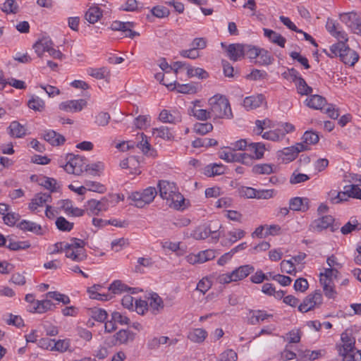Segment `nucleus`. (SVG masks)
<instances>
[{
    "label": "nucleus",
    "mask_w": 361,
    "mask_h": 361,
    "mask_svg": "<svg viewBox=\"0 0 361 361\" xmlns=\"http://www.w3.org/2000/svg\"><path fill=\"white\" fill-rule=\"evenodd\" d=\"M305 102L308 107L321 111H322L327 104L326 99L319 94L311 95L306 99Z\"/></svg>",
    "instance_id": "a211bd4d"
},
{
    "label": "nucleus",
    "mask_w": 361,
    "mask_h": 361,
    "mask_svg": "<svg viewBox=\"0 0 361 361\" xmlns=\"http://www.w3.org/2000/svg\"><path fill=\"white\" fill-rule=\"evenodd\" d=\"M150 118L148 116H139L134 121L135 127L138 129H144L149 125Z\"/></svg>",
    "instance_id": "bf43d9fd"
},
{
    "label": "nucleus",
    "mask_w": 361,
    "mask_h": 361,
    "mask_svg": "<svg viewBox=\"0 0 361 361\" xmlns=\"http://www.w3.org/2000/svg\"><path fill=\"white\" fill-rule=\"evenodd\" d=\"M245 231L242 229H233L228 232V241L233 244L237 240L242 239L245 235Z\"/></svg>",
    "instance_id": "3c124183"
},
{
    "label": "nucleus",
    "mask_w": 361,
    "mask_h": 361,
    "mask_svg": "<svg viewBox=\"0 0 361 361\" xmlns=\"http://www.w3.org/2000/svg\"><path fill=\"white\" fill-rule=\"evenodd\" d=\"M1 9L7 13H16L18 11V5L14 0H6Z\"/></svg>",
    "instance_id": "69168bd1"
},
{
    "label": "nucleus",
    "mask_w": 361,
    "mask_h": 361,
    "mask_svg": "<svg viewBox=\"0 0 361 361\" xmlns=\"http://www.w3.org/2000/svg\"><path fill=\"white\" fill-rule=\"evenodd\" d=\"M104 166L102 162H97L91 164L86 163L85 171H89L90 174L95 176L99 175L104 170Z\"/></svg>",
    "instance_id": "603ef678"
},
{
    "label": "nucleus",
    "mask_w": 361,
    "mask_h": 361,
    "mask_svg": "<svg viewBox=\"0 0 361 361\" xmlns=\"http://www.w3.org/2000/svg\"><path fill=\"white\" fill-rule=\"evenodd\" d=\"M152 134L156 137H160L166 140H171L173 137L169 129L165 126H161L159 128H153Z\"/></svg>",
    "instance_id": "4c0bfd02"
},
{
    "label": "nucleus",
    "mask_w": 361,
    "mask_h": 361,
    "mask_svg": "<svg viewBox=\"0 0 361 361\" xmlns=\"http://www.w3.org/2000/svg\"><path fill=\"white\" fill-rule=\"evenodd\" d=\"M192 115L198 120L207 121L212 117L211 111L201 109H192Z\"/></svg>",
    "instance_id": "864d4df0"
},
{
    "label": "nucleus",
    "mask_w": 361,
    "mask_h": 361,
    "mask_svg": "<svg viewBox=\"0 0 361 361\" xmlns=\"http://www.w3.org/2000/svg\"><path fill=\"white\" fill-rule=\"evenodd\" d=\"M252 171L255 174H271L273 173V165L269 164H256L252 167Z\"/></svg>",
    "instance_id": "79ce46f5"
},
{
    "label": "nucleus",
    "mask_w": 361,
    "mask_h": 361,
    "mask_svg": "<svg viewBox=\"0 0 361 361\" xmlns=\"http://www.w3.org/2000/svg\"><path fill=\"white\" fill-rule=\"evenodd\" d=\"M341 196L361 200V189L357 185H350L345 186L343 192H337L336 190H333L329 193L330 201L333 204H338L346 201V199H342Z\"/></svg>",
    "instance_id": "423d86ee"
},
{
    "label": "nucleus",
    "mask_w": 361,
    "mask_h": 361,
    "mask_svg": "<svg viewBox=\"0 0 361 361\" xmlns=\"http://www.w3.org/2000/svg\"><path fill=\"white\" fill-rule=\"evenodd\" d=\"M264 100L262 94L247 97L243 100V106L247 110L256 109L262 105Z\"/></svg>",
    "instance_id": "5701e85b"
},
{
    "label": "nucleus",
    "mask_w": 361,
    "mask_h": 361,
    "mask_svg": "<svg viewBox=\"0 0 361 361\" xmlns=\"http://www.w3.org/2000/svg\"><path fill=\"white\" fill-rule=\"evenodd\" d=\"M334 218L331 215H326L314 220L310 225L309 230L312 232H322L323 230L330 228L331 232L338 230V227L334 225Z\"/></svg>",
    "instance_id": "0eeeda50"
},
{
    "label": "nucleus",
    "mask_w": 361,
    "mask_h": 361,
    "mask_svg": "<svg viewBox=\"0 0 361 361\" xmlns=\"http://www.w3.org/2000/svg\"><path fill=\"white\" fill-rule=\"evenodd\" d=\"M85 160L82 157L71 154L68 161L63 168L68 173L79 176L85 171Z\"/></svg>",
    "instance_id": "1a4fd4ad"
},
{
    "label": "nucleus",
    "mask_w": 361,
    "mask_h": 361,
    "mask_svg": "<svg viewBox=\"0 0 361 361\" xmlns=\"http://www.w3.org/2000/svg\"><path fill=\"white\" fill-rule=\"evenodd\" d=\"M249 149L251 152H253L255 155L256 159H261L265 151V146L261 142L251 143L249 145Z\"/></svg>",
    "instance_id": "49530a36"
},
{
    "label": "nucleus",
    "mask_w": 361,
    "mask_h": 361,
    "mask_svg": "<svg viewBox=\"0 0 361 361\" xmlns=\"http://www.w3.org/2000/svg\"><path fill=\"white\" fill-rule=\"evenodd\" d=\"M307 150V145L302 143H297L295 146L284 148L281 152V154L285 156L283 159L288 161L294 160L299 152Z\"/></svg>",
    "instance_id": "4468645a"
},
{
    "label": "nucleus",
    "mask_w": 361,
    "mask_h": 361,
    "mask_svg": "<svg viewBox=\"0 0 361 361\" xmlns=\"http://www.w3.org/2000/svg\"><path fill=\"white\" fill-rule=\"evenodd\" d=\"M258 51V60L256 63L262 66H268L273 63L274 57L267 50L260 48Z\"/></svg>",
    "instance_id": "72a5a7b5"
},
{
    "label": "nucleus",
    "mask_w": 361,
    "mask_h": 361,
    "mask_svg": "<svg viewBox=\"0 0 361 361\" xmlns=\"http://www.w3.org/2000/svg\"><path fill=\"white\" fill-rule=\"evenodd\" d=\"M18 227L24 231H30L37 235L43 234L42 226L32 221L23 220L18 225Z\"/></svg>",
    "instance_id": "bb28decb"
},
{
    "label": "nucleus",
    "mask_w": 361,
    "mask_h": 361,
    "mask_svg": "<svg viewBox=\"0 0 361 361\" xmlns=\"http://www.w3.org/2000/svg\"><path fill=\"white\" fill-rule=\"evenodd\" d=\"M237 360V353L231 350L228 349L223 352L220 356L219 361H236Z\"/></svg>",
    "instance_id": "0e129e2a"
},
{
    "label": "nucleus",
    "mask_w": 361,
    "mask_h": 361,
    "mask_svg": "<svg viewBox=\"0 0 361 361\" xmlns=\"http://www.w3.org/2000/svg\"><path fill=\"white\" fill-rule=\"evenodd\" d=\"M44 102L38 97H32L27 103L29 108L39 111H42L44 109Z\"/></svg>",
    "instance_id": "8fccbe9b"
},
{
    "label": "nucleus",
    "mask_w": 361,
    "mask_h": 361,
    "mask_svg": "<svg viewBox=\"0 0 361 361\" xmlns=\"http://www.w3.org/2000/svg\"><path fill=\"white\" fill-rule=\"evenodd\" d=\"M257 190L243 186L239 189L240 196L246 198H256Z\"/></svg>",
    "instance_id": "e2e57ef3"
},
{
    "label": "nucleus",
    "mask_w": 361,
    "mask_h": 361,
    "mask_svg": "<svg viewBox=\"0 0 361 361\" xmlns=\"http://www.w3.org/2000/svg\"><path fill=\"white\" fill-rule=\"evenodd\" d=\"M319 281L326 297L329 298H334L336 295V291L334 289L333 277L325 272L321 273L319 275Z\"/></svg>",
    "instance_id": "9b49d317"
},
{
    "label": "nucleus",
    "mask_w": 361,
    "mask_h": 361,
    "mask_svg": "<svg viewBox=\"0 0 361 361\" xmlns=\"http://www.w3.org/2000/svg\"><path fill=\"white\" fill-rule=\"evenodd\" d=\"M159 196L166 202L171 208L177 210L185 208V198L179 192L178 187L173 182L166 180H159L157 183Z\"/></svg>",
    "instance_id": "f257e3e1"
},
{
    "label": "nucleus",
    "mask_w": 361,
    "mask_h": 361,
    "mask_svg": "<svg viewBox=\"0 0 361 361\" xmlns=\"http://www.w3.org/2000/svg\"><path fill=\"white\" fill-rule=\"evenodd\" d=\"M341 341L343 345L338 346V354H345L347 353H353L355 349V339L352 335L347 331L341 334Z\"/></svg>",
    "instance_id": "f8f14e48"
},
{
    "label": "nucleus",
    "mask_w": 361,
    "mask_h": 361,
    "mask_svg": "<svg viewBox=\"0 0 361 361\" xmlns=\"http://www.w3.org/2000/svg\"><path fill=\"white\" fill-rule=\"evenodd\" d=\"M259 47L252 46L250 44H245V56H247L250 59H257Z\"/></svg>",
    "instance_id": "052dcab7"
},
{
    "label": "nucleus",
    "mask_w": 361,
    "mask_h": 361,
    "mask_svg": "<svg viewBox=\"0 0 361 361\" xmlns=\"http://www.w3.org/2000/svg\"><path fill=\"white\" fill-rule=\"evenodd\" d=\"M51 45H54V44L51 39L49 37H42L33 45V48L37 56L42 57L44 52H48Z\"/></svg>",
    "instance_id": "4be33fe9"
},
{
    "label": "nucleus",
    "mask_w": 361,
    "mask_h": 361,
    "mask_svg": "<svg viewBox=\"0 0 361 361\" xmlns=\"http://www.w3.org/2000/svg\"><path fill=\"white\" fill-rule=\"evenodd\" d=\"M135 334L128 329H121L114 335V345L127 344L134 341Z\"/></svg>",
    "instance_id": "dca6fc26"
},
{
    "label": "nucleus",
    "mask_w": 361,
    "mask_h": 361,
    "mask_svg": "<svg viewBox=\"0 0 361 361\" xmlns=\"http://www.w3.org/2000/svg\"><path fill=\"white\" fill-rule=\"evenodd\" d=\"M209 235H212V238L215 240L219 239V235L217 233V231H212L210 226H200L197 227L191 234L195 240L206 239Z\"/></svg>",
    "instance_id": "ddd939ff"
},
{
    "label": "nucleus",
    "mask_w": 361,
    "mask_h": 361,
    "mask_svg": "<svg viewBox=\"0 0 361 361\" xmlns=\"http://www.w3.org/2000/svg\"><path fill=\"white\" fill-rule=\"evenodd\" d=\"M35 306L30 310V312H37V313H44L47 311L51 310L53 303L49 300H36L35 302Z\"/></svg>",
    "instance_id": "473e14b6"
},
{
    "label": "nucleus",
    "mask_w": 361,
    "mask_h": 361,
    "mask_svg": "<svg viewBox=\"0 0 361 361\" xmlns=\"http://www.w3.org/2000/svg\"><path fill=\"white\" fill-rule=\"evenodd\" d=\"M102 16V12L98 6L90 7L85 13V18L90 23H97Z\"/></svg>",
    "instance_id": "7c9ffc66"
},
{
    "label": "nucleus",
    "mask_w": 361,
    "mask_h": 361,
    "mask_svg": "<svg viewBox=\"0 0 361 361\" xmlns=\"http://www.w3.org/2000/svg\"><path fill=\"white\" fill-rule=\"evenodd\" d=\"M264 34L271 42L281 47H285L286 39L281 34L267 28H264Z\"/></svg>",
    "instance_id": "a878e982"
},
{
    "label": "nucleus",
    "mask_w": 361,
    "mask_h": 361,
    "mask_svg": "<svg viewBox=\"0 0 361 361\" xmlns=\"http://www.w3.org/2000/svg\"><path fill=\"white\" fill-rule=\"evenodd\" d=\"M57 228L61 231H71L73 228V223L69 222L64 217L59 216L56 220Z\"/></svg>",
    "instance_id": "37998d69"
},
{
    "label": "nucleus",
    "mask_w": 361,
    "mask_h": 361,
    "mask_svg": "<svg viewBox=\"0 0 361 361\" xmlns=\"http://www.w3.org/2000/svg\"><path fill=\"white\" fill-rule=\"evenodd\" d=\"M69 348V341L68 340H59L56 341H53L52 350H55L59 352H65Z\"/></svg>",
    "instance_id": "680f3d73"
},
{
    "label": "nucleus",
    "mask_w": 361,
    "mask_h": 361,
    "mask_svg": "<svg viewBox=\"0 0 361 361\" xmlns=\"http://www.w3.org/2000/svg\"><path fill=\"white\" fill-rule=\"evenodd\" d=\"M254 271V268L250 265H244L238 267L232 271L233 279L235 281L242 280L247 277Z\"/></svg>",
    "instance_id": "c756f323"
},
{
    "label": "nucleus",
    "mask_w": 361,
    "mask_h": 361,
    "mask_svg": "<svg viewBox=\"0 0 361 361\" xmlns=\"http://www.w3.org/2000/svg\"><path fill=\"white\" fill-rule=\"evenodd\" d=\"M6 247L11 250H19L23 249H26L30 247V245L28 242L24 241H13L9 240L8 244Z\"/></svg>",
    "instance_id": "6e6d98bb"
},
{
    "label": "nucleus",
    "mask_w": 361,
    "mask_h": 361,
    "mask_svg": "<svg viewBox=\"0 0 361 361\" xmlns=\"http://www.w3.org/2000/svg\"><path fill=\"white\" fill-rule=\"evenodd\" d=\"M9 134L14 137H23L26 135V128L18 121H13L8 127Z\"/></svg>",
    "instance_id": "c85d7f7f"
},
{
    "label": "nucleus",
    "mask_w": 361,
    "mask_h": 361,
    "mask_svg": "<svg viewBox=\"0 0 361 361\" xmlns=\"http://www.w3.org/2000/svg\"><path fill=\"white\" fill-rule=\"evenodd\" d=\"M87 105L85 99L70 100L62 102L59 108L65 111L78 112L80 111Z\"/></svg>",
    "instance_id": "f3484780"
},
{
    "label": "nucleus",
    "mask_w": 361,
    "mask_h": 361,
    "mask_svg": "<svg viewBox=\"0 0 361 361\" xmlns=\"http://www.w3.org/2000/svg\"><path fill=\"white\" fill-rule=\"evenodd\" d=\"M298 92L302 95H308L312 92V88L310 87L305 80L302 78H298V82H295Z\"/></svg>",
    "instance_id": "c03bdc74"
},
{
    "label": "nucleus",
    "mask_w": 361,
    "mask_h": 361,
    "mask_svg": "<svg viewBox=\"0 0 361 361\" xmlns=\"http://www.w3.org/2000/svg\"><path fill=\"white\" fill-rule=\"evenodd\" d=\"M51 196L50 193H37L32 199L29 204V209L35 211L38 207H42L44 204L50 202Z\"/></svg>",
    "instance_id": "aec40b11"
},
{
    "label": "nucleus",
    "mask_w": 361,
    "mask_h": 361,
    "mask_svg": "<svg viewBox=\"0 0 361 361\" xmlns=\"http://www.w3.org/2000/svg\"><path fill=\"white\" fill-rule=\"evenodd\" d=\"M85 246L84 240L78 238L71 239V243L66 245V257L77 262L84 261L87 257Z\"/></svg>",
    "instance_id": "20e7f679"
},
{
    "label": "nucleus",
    "mask_w": 361,
    "mask_h": 361,
    "mask_svg": "<svg viewBox=\"0 0 361 361\" xmlns=\"http://www.w3.org/2000/svg\"><path fill=\"white\" fill-rule=\"evenodd\" d=\"M225 48L228 57L233 61L241 60L245 56V44L240 43L231 44L228 46L221 43Z\"/></svg>",
    "instance_id": "9d476101"
},
{
    "label": "nucleus",
    "mask_w": 361,
    "mask_h": 361,
    "mask_svg": "<svg viewBox=\"0 0 361 361\" xmlns=\"http://www.w3.org/2000/svg\"><path fill=\"white\" fill-rule=\"evenodd\" d=\"M250 313H252V316L250 317L249 320L252 324H255L259 322L260 321H264L272 317L271 314H269L263 310H252L250 312Z\"/></svg>",
    "instance_id": "a19ab883"
},
{
    "label": "nucleus",
    "mask_w": 361,
    "mask_h": 361,
    "mask_svg": "<svg viewBox=\"0 0 361 361\" xmlns=\"http://www.w3.org/2000/svg\"><path fill=\"white\" fill-rule=\"evenodd\" d=\"M225 168L222 164H209L204 167V174L207 177H212L224 173Z\"/></svg>",
    "instance_id": "2f4dec72"
},
{
    "label": "nucleus",
    "mask_w": 361,
    "mask_h": 361,
    "mask_svg": "<svg viewBox=\"0 0 361 361\" xmlns=\"http://www.w3.org/2000/svg\"><path fill=\"white\" fill-rule=\"evenodd\" d=\"M238 154L231 150H222L219 152V157L227 162H234L238 160L237 158Z\"/></svg>",
    "instance_id": "13d9d810"
},
{
    "label": "nucleus",
    "mask_w": 361,
    "mask_h": 361,
    "mask_svg": "<svg viewBox=\"0 0 361 361\" xmlns=\"http://www.w3.org/2000/svg\"><path fill=\"white\" fill-rule=\"evenodd\" d=\"M127 289V286L119 280L114 281L109 287V290L114 294L121 293L126 291Z\"/></svg>",
    "instance_id": "5fc2aeb1"
},
{
    "label": "nucleus",
    "mask_w": 361,
    "mask_h": 361,
    "mask_svg": "<svg viewBox=\"0 0 361 361\" xmlns=\"http://www.w3.org/2000/svg\"><path fill=\"white\" fill-rule=\"evenodd\" d=\"M302 140L304 142L303 144L308 147L309 145H314L317 143L319 137V135L314 132L306 131L302 136ZM308 149L309 147H307V149Z\"/></svg>",
    "instance_id": "de8ad7c7"
},
{
    "label": "nucleus",
    "mask_w": 361,
    "mask_h": 361,
    "mask_svg": "<svg viewBox=\"0 0 361 361\" xmlns=\"http://www.w3.org/2000/svg\"><path fill=\"white\" fill-rule=\"evenodd\" d=\"M198 257H200V263H204L213 259L216 257V253L214 250L209 249L200 252Z\"/></svg>",
    "instance_id": "338daca9"
},
{
    "label": "nucleus",
    "mask_w": 361,
    "mask_h": 361,
    "mask_svg": "<svg viewBox=\"0 0 361 361\" xmlns=\"http://www.w3.org/2000/svg\"><path fill=\"white\" fill-rule=\"evenodd\" d=\"M194 131L200 135H205L213 130V126L210 123H197L193 128Z\"/></svg>",
    "instance_id": "09e8293b"
},
{
    "label": "nucleus",
    "mask_w": 361,
    "mask_h": 361,
    "mask_svg": "<svg viewBox=\"0 0 361 361\" xmlns=\"http://www.w3.org/2000/svg\"><path fill=\"white\" fill-rule=\"evenodd\" d=\"M109 207V201L106 198H103L98 201L96 200H90L87 202V210L93 215H97L102 211H106Z\"/></svg>",
    "instance_id": "2eb2a0df"
},
{
    "label": "nucleus",
    "mask_w": 361,
    "mask_h": 361,
    "mask_svg": "<svg viewBox=\"0 0 361 361\" xmlns=\"http://www.w3.org/2000/svg\"><path fill=\"white\" fill-rule=\"evenodd\" d=\"M289 208L293 211L305 212L308 209V199L302 197H294L290 199Z\"/></svg>",
    "instance_id": "393cba45"
},
{
    "label": "nucleus",
    "mask_w": 361,
    "mask_h": 361,
    "mask_svg": "<svg viewBox=\"0 0 361 361\" xmlns=\"http://www.w3.org/2000/svg\"><path fill=\"white\" fill-rule=\"evenodd\" d=\"M360 230L361 224H360L357 219H353V221L347 222L343 226H342L341 228V232L343 235H348L354 231Z\"/></svg>",
    "instance_id": "58836bf2"
},
{
    "label": "nucleus",
    "mask_w": 361,
    "mask_h": 361,
    "mask_svg": "<svg viewBox=\"0 0 361 361\" xmlns=\"http://www.w3.org/2000/svg\"><path fill=\"white\" fill-rule=\"evenodd\" d=\"M324 52L330 58L339 56L345 64L353 66L358 61L359 56L357 52L345 45L341 41L330 47L329 49H324Z\"/></svg>",
    "instance_id": "f03ea898"
},
{
    "label": "nucleus",
    "mask_w": 361,
    "mask_h": 361,
    "mask_svg": "<svg viewBox=\"0 0 361 361\" xmlns=\"http://www.w3.org/2000/svg\"><path fill=\"white\" fill-rule=\"evenodd\" d=\"M322 303V295L319 290L308 295L298 306V310L301 312H307L319 307Z\"/></svg>",
    "instance_id": "6e6552de"
},
{
    "label": "nucleus",
    "mask_w": 361,
    "mask_h": 361,
    "mask_svg": "<svg viewBox=\"0 0 361 361\" xmlns=\"http://www.w3.org/2000/svg\"><path fill=\"white\" fill-rule=\"evenodd\" d=\"M360 16L355 12L344 13L340 15L341 20L352 30L358 22H360Z\"/></svg>",
    "instance_id": "b1692460"
},
{
    "label": "nucleus",
    "mask_w": 361,
    "mask_h": 361,
    "mask_svg": "<svg viewBox=\"0 0 361 361\" xmlns=\"http://www.w3.org/2000/svg\"><path fill=\"white\" fill-rule=\"evenodd\" d=\"M262 137L272 141H279L285 136V133H280L279 129L270 130L261 134Z\"/></svg>",
    "instance_id": "a18cd8bd"
},
{
    "label": "nucleus",
    "mask_w": 361,
    "mask_h": 361,
    "mask_svg": "<svg viewBox=\"0 0 361 361\" xmlns=\"http://www.w3.org/2000/svg\"><path fill=\"white\" fill-rule=\"evenodd\" d=\"M187 75L189 78L197 76L200 79H205L209 77L208 73L201 68H193L187 66Z\"/></svg>",
    "instance_id": "ea45409f"
},
{
    "label": "nucleus",
    "mask_w": 361,
    "mask_h": 361,
    "mask_svg": "<svg viewBox=\"0 0 361 361\" xmlns=\"http://www.w3.org/2000/svg\"><path fill=\"white\" fill-rule=\"evenodd\" d=\"M133 23L132 22H121V21H114L111 25V29L115 31H124L125 29H129V27H133Z\"/></svg>",
    "instance_id": "4d7b16f0"
},
{
    "label": "nucleus",
    "mask_w": 361,
    "mask_h": 361,
    "mask_svg": "<svg viewBox=\"0 0 361 361\" xmlns=\"http://www.w3.org/2000/svg\"><path fill=\"white\" fill-rule=\"evenodd\" d=\"M44 139L54 146L62 145L65 142V137L54 130L46 132L44 134Z\"/></svg>",
    "instance_id": "cd10ccee"
},
{
    "label": "nucleus",
    "mask_w": 361,
    "mask_h": 361,
    "mask_svg": "<svg viewBox=\"0 0 361 361\" xmlns=\"http://www.w3.org/2000/svg\"><path fill=\"white\" fill-rule=\"evenodd\" d=\"M149 310L153 314H157L164 308V302L162 299L157 293H152L147 298Z\"/></svg>",
    "instance_id": "412c9836"
},
{
    "label": "nucleus",
    "mask_w": 361,
    "mask_h": 361,
    "mask_svg": "<svg viewBox=\"0 0 361 361\" xmlns=\"http://www.w3.org/2000/svg\"><path fill=\"white\" fill-rule=\"evenodd\" d=\"M207 331L202 328H195L190 329L187 335V338L191 342L195 343H202L207 337Z\"/></svg>",
    "instance_id": "6ab92c4d"
},
{
    "label": "nucleus",
    "mask_w": 361,
    "mask_h": 361,
    "mask_svg": "<svg viewBox=\"0 0 361 361\" xmlns=\"http://www.w3.org/2000/svg\"><path fill=\"white\" fill-rule=\"evenodd\" d=\"M158 194L154 187H148L140 192H133L129 196L134 206L137 208H143L145 205L150 204Z\"/></svg>",
    "instance_id": "39448f33"
},
{
    "label": "nucleus",
    "mask_w": 361,
    "mask_h": 361,
    "mask_svg": "<svg viewBox=\"0 0 361 361\" xmlns=\"http://www.w3.org/2000/svg\"><path fill=\"white\" fill-rule=\"evenodd\" d=\"M212 116L214 118L232 117V111L228 99L223 95H214L209 100Z\"/></svg>",
    "instance_id": "7ed1b4c3"
},
{
    "label": "nucleus",
    "mask_w": 361,
    "mask_h": 361,
    "mask_svg": "<svg viewBox=\"0 0 361 361\" xmlns=\"http://www.w3.org/2000/svg\"><path fill=\"white\" fill-rule=\"evenodd\" d=\"M339 355L343 357V361H361V350Z\"/></svg>",
    "instance_id": "774afa93"
},
{
    "label": "nucleus",
    "mask_w": 361,
    "mask_h": 361,
    "mask_svg": "<svg viewBox=\"0 0 361 361\" xmlns=\"http://www.w3.org/2000/svg\"><path fill=\"white\" fill-rule=\"evenodd\" d=\"M159 118L161 122L169 123H176L180 122L181 121L180 116H174L166 109L161 111L159 116Z\"/></svg>",
    "instance_id": "c9c22d12"
},
{
    "label": "nucleus",
    "mask_w": 361,
    "mask_h": 361,
    "mask_svg": "<svg viewBox=\"0 0 361 361\" xmlns=\"http://www.w3.org/2000/svg\"><path fill=\"white\" fill-rule=\"evenodd\" d=\"M173 85H174V87H172V89L176 88L177 91L180 93L195 94L197 91V86L192 83L180 84L176 82H174V83H173Z\"/></svg>",
    "instance_id": "f704fd0d"
},
{
    "label": "nucleus",
    "mask_w": 361,
    "mask_h": 361,
    "mask_svg": "<svg viewBox=\"0 0 361 361\" xmlns=\"http://www.w3.org/2000/svg\"><path fill=\"white\" fill-rule=\"evenodd\" d=\"M87 73L90 76L98 80L104 79L110 75L109 71L105 67L99 68H90L87 70Z\"/></svg>",
    "instance_id": "e433bc0d"
}]
</instances>
